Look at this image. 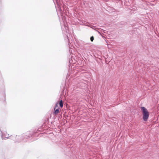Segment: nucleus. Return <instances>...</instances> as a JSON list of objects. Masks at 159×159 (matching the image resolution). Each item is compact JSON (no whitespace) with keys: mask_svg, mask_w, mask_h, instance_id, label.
I'll use <instances>...</instances> for the list:
<instances>
[{"mask_svg":"<svg viewBox=\"0 0 159 159\" xmlns=\"http://www.w3.org/2000/svg\"><path fill=\"white\" fill-rule=\"evenodd\" d=\"M54 111L53 112L54 114L56 115L58 114L59 112V110L58 108H57V109L54 110Z\"/></svg>","mask_w":159,"mask_h":159,"instance_id":"obj_2","label":"nucleus"},{"mask_svg":"<svg viewBox=\"0 0 159 159\" xmlns=\"http://www.w3.org/2000/svg\"><path fill=\"white\" fill-rule=\"evenodd\" d=\"M59 106L61 108L63 106V103L62 100H61L60 102L59 103Z\"/></svg>","mask_w":159,"mask_h":159,"instance_id":"obj_3","label":"nucleus"},{"mask_svg":"<svg viewBox=\"0 0 159 159\" xmlns=\"http://www.w3.org/2000/svg\"><path fill=\"white\" fill-rule=\"evenodd\" d=\"M93 40H94V37L93 36L91 37L90 38L91 41L92 42H93Z\"/></svg>","mask_w":159,"mask_h":159,"instance_id":"obj_5","label":"nucleus"},{"mask_svg":"<svg viewBox=\"0 0 159 159\" xmlns=\"http://www.w3.org/2000/svg\"><path fill=\"white\" fill-rule=\"evenodd\" d=\"M5 138H9L10 136H9V135H8V136H7L6 135V134H5Z\"/></svg>","mask_w":159,"mask_h":159,"instance_id":"obj_6","label":"nucleus"},{"mask_svg":"<svg viewBox=\"0 0 159 159\" xmlns=\"http://www.w3.org/2000/svg\"><path fill=\"white\" fill-rule=\"evenodd\" d=\"M141 110L142 112L143 119L144 121H146L148 120L149 116V112L147 109L144 107H141Z\"/></svg>","mask_w":159,"mask_h":159,"instance_id":"obj_1","label":"nucleus"},{"mask_svg":"<svg viewBox=\"0 0 159 159\" xmlns=\"http://www.w3.org/2000/svg\"><path fill=\"white\" fill-rule=\"evenodd\" d=\"M58 102H57L56 104V105L54 107V110H56V109H57L58 108Z\"/></svg>","mask_w":159,"mask_h":159,"instance_id":"obj_4","label":"nucleus"}]
</instances>
